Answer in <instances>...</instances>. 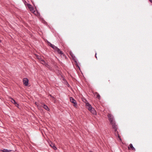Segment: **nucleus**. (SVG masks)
<instances>
[{"label":"nucleus","mask_w":152,"mask_h":152,"mask_svg":"<svg viewBox=\"0 0 152 152\" xmlns=\"http://www.w3.org/2000/svg\"><path fill=\"white\" fill-rule=\"evenodd\" d=\"M107 116L109 118V121L112 125V128L114 130L115 135L116 136H118V138L121 141V139L117 131L118 126L116 125L113 115L111 114H108Z\"/></svg>","instance_id":"obj_1"},{"label":"nucleus","mask_w":152,"mask_h":152,"mask_svg":"<svg viewBox=\"0 0 152 152\" xmlns=\"http://www.w3.org/2000/svg\"><path fill=\"white\" fill-rule=\"evenodd\" d=\"M47 43L54 50V52H57L58 53L61 55H64L63 52L61 51V50L57 48V47L54 45L51 44L50 42L48 41L47 42Z\"/></svg>","instance_id":"obj_2"},{"label":"nucleus","mask_w":152,"mask_h":152,"mask_svg":"<svg viewBox=\"0 0 152 152\" xmlns=\"http://www.w3.org/2000/svg\"><path fill=\"white\" fill-rule=\"evenodd\" d=\"M70 102L73 104V106L75 107H77V104L76 101L72 97H70Z\"/></svg>","instance_id":"obj_3"},{"label":"nucleus","mask_w":152,"mask_h":152,"mask_svg":"<svg viewBox=\"0 0 152 152\" xmlns=\"http://www.w3.org/2000/svg\"><path fill=\"white\" fill-rule=\"evenodd\" d=\"M23 84L25 86H28V80L26 78H24L23 80Z\"/></svg>","instance_id":"obj_4"},{"label":"nucleus","mask_w":152,"mask_h":152,"mask_svg":"<svg viewBox=\"0 0 152 152\" xmlns=\"http://www.w3.org/2000/svg\"><path fill=\"white\" fill-rule=\"evenodd\" d=\"M86 105L87 107V108L89 111H90L93 108L91 105L88 103H86Z\"/></svg>","instance_id":"obj_5"},{"label":"nucleus","mask_w":152,"mask_h":152,"mask_svg":"<svg viewBox=\"0 0 152 152\" xmlns=\"http://www.w3.org/2000/svg\"><path fill=\"white\" fill-rule=\"evenodd\" d=\"M10 101L12 103L14 104L17 107L18 106V104L15 102V100L12 98H11L10 99Z\"/></svg>","instance_id":"obj_6"},{"label":"nucleus","mask_w":152,"mask_h":152,"mask_svg":"<svg viewBox=\"0 0 152 152\" xmlns=\"http://www.w3.org/2000/svg\"><path fill=\"white\" fill-rule=\"evenodd\" d=\"M129 146L128 147V149L129 150L130 148L132 149V150L134 151H135V149L133 147L132 144L131 143L129 145Z\"/></svg>","instance_id":"obj_7"},{"label":"nucleus","mask_w":152,"mask_h":152,"mask_svg":"<svg viewBox=\"0 0 152 152\" xmlns=\"http://www.w3.org/2000/svg\"><path fill=\"white\" fill-rule=\"evenodd\" d=\"M90 111L93 115H96V112L94 108H92Z\"/></svg>","instance_id":"obj_8"},{"label":"nucleus","mask_w":152,"mask_h":152,"mask_svg":"<svg viewBox=\"0 0 152 152\" xmlns=\"http://www.w3.org/2000/svg\"><path fill=\"white\" fill-rule=\"evenodd\" d=\"M1 151L2 152H11L12 151L10 150H8L7 149H4L3 150H1Z\"/></svg>","instance_id":"obj_9"},{"label":"nucleus","mask_w":152,"mask_h":152,"mask_svg":"<svg viewBox=\"0 0 152 152\" xmlns=\"http://www.w3.org/2000/svg\"><path fill=\"white\" fill-rule=\"evenodd\" d=\"M43 107L46 110L48 111H49V110L50 109L47 105H46L45 104H43Z\"/></svg>","instance_id":"obj_10"},{"label":"nucleus","mask_w":152,"mask_h":152,"mask_svg":"<svg viewBox=\"0 0 152 152\" xmlns=\"http://www.w3.org/2000/svg\"><path fill=\"white\" fill-rule=\"evenodd\" d=\"M50 146H51L52 148L55 150H56L57 149L56 147L55 146L54 144L51 143V144L50 145Z\"/></svg>","instance_id":"obj_11"},{"label":"nucleus","mask_w":152,"mask_h":152,"mask_svg":"<svg viewBox=\"0 0 152 152\" xmlns=\"http://www.w3.org/2000/svg\"><path fill=\"white\" fill-rule=\"evenodd\" d=\"M95 95L96 96V97L97 98L99 99H100V96L99 94L97 93H96L95 94Z\"/></svg>","instance_id":"obj_12"},{"label":"nucleus","mask_w":152,"mask_h":152,"mask_svg":"<svg viewBox=\"0 0 152 152\" xmlns=\"http://www.w3.org/2000/svg\"><path fill=\"white\" fill-rule=\"evenodd\" d=\"M42 61L44 62V64H45V66L46 67H47L49 69H50V66L49 65L46 63L44 61Z\"/></svg>","instance_id":"obj_13"},{"label":"nucleus","mask_w":152,"mask_h":152,"mask_svg":"<svg viewBox=\"0 0 152 152\" xmlns=\"http://www.w3.org/2000/svg\"><path fill=\"white\" fill-rule=\"evenodd\" d=\"M30 10V11H32V12H33L34 11V8L33 7H31L30 8V9H29Z\"/></svg>","instance_id":"obj_14"},{"label":"nucleus","mask_w":152,"mask_h":152,"mask_svg":"<svg viewBox=\"0 0 152 152\" xmlns=\"http://www.w3.org/2000/svg\"><path fill=\"white\" fill-rule=\"evenodd\" d=\"M28 6L29 9H30V8L32 7L31 5L30 4H28Z\"/></svg>","instance_id":"obj_15"},{"label":"nucleus","mask_w":152,"mask_h":152,"mask_svg":"<svg viewBox=\"0 0 152 152\" xmlns=\"http://www.w3.org/2000/svg\"><path fill=\"white\" fill-rule=\"evenodd\" d=\"M95 56L96 58L97 59V56H96V53L95 55Z\"/></svg>","instance_id":"obj_16"},{"label":"nucleus","mask_w":152,"mask_h":152,"mask_svg":"<svg viewBox=\"0 0 152 152\" xmlns=\"http://www.w3.org/2000/svg\"><path fill=\"white\" fill-rule=\"evenodd\" d=\"M150 2L152 3V0H149Z\"/></svg>","instance_id":"obj_17"},{"label":"nucleus","mask_w":152,"mask_h":152,"mask_svg":"<svg viewBox=\"0 0 152 152\" xmlns=\"http://www.w3.org/2000/svg\"><path fill=\"white\" fill-rule=\"evenodd\" d=\"M51 97L53 98H54V97L53 96H51Z\"/></svg>","instance_id":"obj_18"},{"label":"nucleus","mask_w":152,"mask_h":152,"mask_svg":"<svg viewBox=\"0 0 152 152\" xmlns=\"http://www.w3.org/2000/svg\"><path fill=\"white\" fill-rule=\"evenodd\" d=\"M50 96H51H51H51V95H50Z\"/></svg>","instance_id":"obj_19"},{"label":"nucleus","mask_w":152,"mask_h":152,"mask_svg":"<svg viewBox=\"0 0 152 152\" xmlns=\"http://www.w3.org/2000/svg\"><path fill=\"white\" fill-rule=\"evenodd\" d=\"M90 152H92V151H90Z\"/></svg>","instance_id":"obj_20"},{"label":"nucleus","mask_w":152,"mask_h":152,"mask_svg":"<svg viewBox=\"0 0 152 152\" xmlns=\"http://www.w3.org/2000/svg\"><path fill=\"white\" fill-rule=\"evenodd\" d=\"M35 104H37V103H36V102L35 103Z\"/></svg>","instance_id":"obj_21"}]
</instances>
